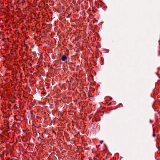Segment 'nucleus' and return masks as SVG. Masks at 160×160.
Returning a JSON list of instances; mask_svg holds the SVG:
<instances>
[{
    "label": "nucleus",
    "instance_id": "nucleus-1",
    "mask_svg": "<svg viewBox=\"0 0 160 160\" xmlns=\"http://www.w3.org/2000/svg\"><path fill=\"white\" fill-rule=\"evenodd\" d=\"M67 59V57L65 55H63L61 57V60L63 61H65Z\"/></svg>",
    "mask_w": 160,
    "mask_h": 160
},
{
    "label": "nucleus",
    "instance_id": "nucleus-3",
    "mask_svg": "<svg viewBox=\"0 0 160 160\" xmlns=\"http://www.w3.org/2000/svg\"><path fill=\"white\" fill-rule=\"evenodd\" d=\"M72 70L74 71V69L73 68H72Z\"/></svg>",
    "mask_w": 160,
    "mask_h": 160
},
{
    "label": "nucleus",
    "instance_id": "nucleus-2",
    "mask_svg": "<svg viewBox=\"0 0 160 160\" xmlns=\"http://www.w3.org/2000/svg\"><path fill=\"white\" fill-rule=\"evenodd\" d=\"M153 136L154 137H155V134H154L153 135Z\"/></svg>",
    "mask_w": 160,
    "mask_h": 160
}]
</instances>
